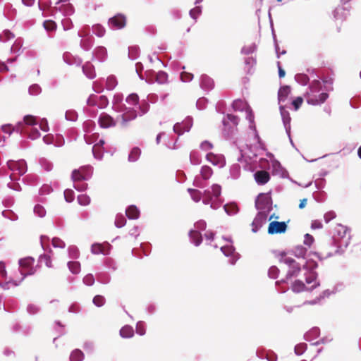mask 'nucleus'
I'll return each instance as SVG.
<instances>
[{
	"mask_svg": "<svg viewBox=\"0 0 361 361\" xmlns=\"http://www.w3.org/2000/svg\"><path fill=\"white\" fill-rule=\"evenodd\" d=\"M34 262L35 259L30 257L20 259L18 270L13 274L8 283H12L14 286H18L26 276L34 274L36 271Z\"/></svg>",
	"mask_w": 361,
	"mask_h": 361,
	"instance_id": "obj_1",
	"label": "nucleus"
},
{
	"mask_svg": "<svg viewBox=\"0 0 361 361\" xmlns=\"http://www.w3.org/2000/svg\"><path fill=\"white\" fill-rule=\"evenodd\" d=\"M320 82L319 81H314L312 83L310 92L307 93V102L309 104L319 105L324 103L328 98L329 94L323 92L317 96L314 93L319 92V86Z\"/></svg>",
	"mask_w": 361,
	"mask_h": 361,
	"instance_id": "obj_2",
	"label": "nucleus"
},
{
	"mask_svg": "<svg viewBox=\"0 0 361 361\" xmlns=\"http://www.w3.org/2000/svg\"><path fill=\"white\" fill-rule=\"evenodd\" d=\"M8 167L11 171L10 178L12 180H17L27 171L26 162L21 159L18 161L10 160L7 163Z\"/></svg>",
	"mask_w": 361,
	"mask_h": 361,
	"instance_id": "obj_3",
	"label": "nucleus"
},
{
	"mask_svg": "<svg viewBox=\"0 0 361 361\" xmlns=\"http://www.w3.org/2000/svg\"><path fill=\"white\" fill-rule=\"evenodd\" d=\"M121 111H122L123 114L120 116V125L123 128L128 127L129 126V123L135 120L137 116L136 110L132 107H127L125 106L121 108Z\"/></svg>",
	"mask_w": 361,
	"mask_h": 361,
	"instance_id": "obj_4",
	"label": "nucleus"
},
{
	"mask_svg": "<svg viewBox=\"0 0 361 361\" xmlns=\"http://www.w3.org/2000/svg\"><path fill=\"white\" fill-rule=\"evenodd\" d=\"M57 11L61 12L64 16H71L74 13V8L69 0H59L51 8L50 16H54Z\"/></svg>",
	"mask_w": 361,
	"mask_h": 361,
	"instance_id": "obj_5",
	"label": "nucleus"
},
{
	"mask_svg": "<svg viewBox=\"0 0 361 361\" xmlns=\"http://www.w3.org/2000/svg\"><path fill=\"white\" fill-rule=\"evenodd\" d=\"M287 228V225L284 221H271L269 224L268 233L269 234H276L285 233Z\"/></svg>",
	"mask_w": 361,
	"mask_h": 361,
	"instance_id": "obj_6",
	"label": "nucleus"
},
{
	"mask_svg": "<svg viewBox=\"0 0 361 361\" xmlns=\"http://www.w3.org/2000/svg\"><path fill=\"white\" fill-rule=\"evenodd\" d=\"M319 283H315L311 287H307L302 281L295 280L291 286V289L294 293H299L303 291H312L319 286Z\"/></svg>",
	"mask_w": 361,
	"mask_h": 361,
	"instance_id": "obj_7",
	"label": "nucleus"
},
{
	"mask_svg": "<svg viewBox=\"0 0 361 361\" xmlns=\"http://www.w3.org/2000/svg\"><path fill=\"white\" fill-rule=\"evenodd\" d=\"M99 124L103 128L114 127L116 125V121L113 117L106 113H102L99 118Z\"/></svg>",
	"mask_w": 361,
	"mask_h": 361,
	"instance_id": "obj_8",
	"label": "nucleus"
},
{
	"mask_svg": "<svg viewBox=\"0 0 361 361\" xmlns=\"http://www.w3.org/2000/svg\"><path fill=\"white\" fill-rule=\"evenodd\" d=\"M109 24L115 29H122L126 25V18L122 14H118L109 20Z\"/></svg>",
	"mask_w": 361,
	"mask_h": 361,
	"instance_id": "obj_9",
	"label": "nucleus"
},
{
	"mask_svg": "<svg viewBox=\"0 0 361 361\" xmlns=\"http://www.w3.org/2000/svg\"><path fill=\"white\" fill-rule=\"evenodd\" d=\"M110 248L111 245L108 243H94L92 245L91 251L94 255H108L109 253Z\"/></svg>",
	"mask_w": 361,
	"mask_h": 361,
	"instance_id": "obj_10",
	"label": "nucleus"
},
{
	"mask_svg": "<svg viewBox=\"0 0 361 361\" xmlns=\"http://www.w3.org/2000/svg\"><path fill=\"white\" fill-rule=\"evenodd\" d=\"M206 159L213 165L218 166L219 167H222L225 164L224 157L221 154H216L210 152L207 154Z\"/></svg>",
	"mask_w": 361,
	"mask_h": 361,
	"instance_id": "obj_11",
	"label": "nucleus"
},
{
	"mask_svg": "<svg viewBox=\"0 0 361 361\" xmlns=\"http://www.w3.org/2000/svg\"><path fill=\"white\" fill-rule=\"evenodd\" d=\"M255 180L259 185H264L270 180V174L264 170L257 171L255 174Z\"/></svg>",
	"mask_w": 361,
	"mask_h": 361,
	"instance_id": "obj_12",
	"label": "nucleus"
},
{
	"mask_svg": "<svg viewBox=\"0 0 361 361\" xmlns=\"http://www.w3.org/2000/svg\"><path fill=\"white\" fill-rule=\"evenodd\" d=\"M126 214L130 219H137L140 216V211L136 206L130 205L127 208Z\"/></svg>",
	"mask_w": 361,
	"mask_h": 361,
	"instance_id": "obj_13",
	"label": "nucleus"
},
{
	"mask_svg": "<svg viewBox=\"0 0 361 361\" xmlns=\"http://www.w3.org/2000/svg\"><path fill=\"white\" fill-rule=\"evenodd\" d=\"M38 265L42 266L44 265L45 267L48 268H51L53 267L52 265V260L51 257L49 255H40L38 259Z\"/></svg>",
	"mask_w": 361,
	"mask_h": 361,
	"instance_id": "obj_14",
	"label": "nucleus"
},
{
	"mask_svg": "<svg viewBox=\"0 0 361 361\" xmlns=\"http://www.w3.org/2000/svg\"><path fill=\"white\" fill-rule=\"evenodd\" d=\"M88 169V167H81L80 169L78 170H74L72 172V179L74 182L80 181L82 180H85L83 178V171H86Z\"/></svg>",
	"mask_w": 361,
	"mask_h": 361,
	"instance_id": "obj_15",
	"label": "nucleus"
},
{
	"mask_svg": "<svg viewBox=\"0 0 361 361\" xmlns=\"http://www.w3.org/2000/svg\"><path fill=\"white\" fill-rule=\"evenodd\" d=\"M290 88L289 86L286 85V86L281 87L279 89V93H278V97H279V101L284 102L286 99L288 94H290Z\"/></svg>",
	"mask_w": 361,
	"mask_h": 361,
	"instance_id": "obj_16",
	"label": "nucleus"
},
{
	"mask_svg": "<svg viewBox=\"0 0 361 361\" xmlns=\"http://www.w3.org/2000/svg\"><path fill=\"white\" fill-rule=\"evenodd\" d=\"M83 73L89 78H93L95 76L94 70L93 66L87 62L82 66Z\"/></svg>",
	"mask_w": 361,
	"mask_h": 361,
	"instance_id": "obj_17",
	"label": "nucleus"
},
{
	"mask_svg": "<svg viewBox=\"0 0 361 361\" xmlns=\"http://www.w3.org/2000/svg\"><path fill=\"white\" fill-rule=\"evenodd\" d=\"M140 154H141L140 149L137 147H133L131 149V151L128 155L129 161H130V162L136 161L139 159Z\"/></svg>",
	"mask_w": 361,
	"mask_h": 361,
	"instance_id": "obj_18",
	"label": "nucleus"
},
{
	"mask_svg": "<svg viewBox=\"0 0 361 361\" xmlns=\"http://www.w3.org/2000/svg\"><path fill=\"white\" fill-rule=\"evenodd\" d=\"M134 331L133 329L130 326H124L121 330H120V335L123 338H130L133 336Z\"/></svg>",
	"mask_w": 361,
	"mask_h": 361,
	"instance_id": "obj_19",
	"label": "nucleus"
},
{
	"mask_svg": "<svg viewBox=\"0 0 361 361\" xmlns=\"http://www.w3.org/2000/svg\"><path fill=\"white\" fill-rule=\"evenodd\" d=\"M300 267L298 263L292 265L291 269L287 273L286 279H288L292 278L293 276H297L300 272Z\"/></svg>",
	"mask_w": 361,
	"mask_h": 361,
	"instance_id": "obj_20",
	"label": "nucleus"
},
{
	"mask_svg": "<svg viewBox=\"0 0 361 361\" xmlns=\"http://www.w3.org/2000/svg\"><path fill=\"white\" fill-rule=\"evenodd\" d=\"M84 358V354L83 353L78 349L74 350L71 355H70V360L71 361H82Z\"/></svg>",
	"mask_w": 361,
	"mask_h": 361,
	"instance_id": "obj_21",
	"label": "nucleus"
},
{
	"mask_svg": "<svg viewBox=\"0 0 361 361\" xmlns=\"http://www.w3.org/2000/svg\"><path fill=\"white\" fill-rule=\"evenodd\" d=\"M168 78L167 74L164 71L157 72L155 74L154 82H157L159 84H164L166 82Z\"/></svg>",
	"mask_w": 361,
	"mask_h": 361,
	"instance_id": "obj_22",
	"label": "nucleus"
},
{
	"mask_svg": "<svg viewBox=\"0 0 361 361\" xmlns=\"http://www.w3.org/2000/svg\"><path fill=\"white\" fill-rule=\"evenodd\" d=\"M104 144V141L103 140H100L98 143L95 144L92 147V152L94 154V156L97 159H101L102 158V153L101 152H99L97 153V149H99L100 148H103V145Z\"/></svg>",
	"mask_w": 361,
	"mask_h": 361,
	"instance_id": "obj_23",
	"label": "nucleus"
},
{
	"mask_svg": "<svg viewBox=\"0 0 361 361\" xmlns=\"http://www.w3.org/2000/svg\"><path fill=\"white\" fill-rule=\"evenodd\" d=\"M213 173L212 169L208 166H204L201 169V176L203 179H209Z\"/></svg>",
	"mask_w": 361,
	"mask_h": 361,
	"instance_id": "obj_24",
	"label": "nucleus"
},
{
	"mask_svg": "<svg viewBox=\"0 0 361 361\" xmlns=\"http://www.w3.org/2000/svg\"><path fill=\"white\" fill-rule=\"evenodd\" d=\"M188 190L195 202H198L201 200L202 195L200 190L192 188H189Z\"/></svg>",
	"mask_w": 361,
	"mask_h": 361,
	"instance_id": "obj_25",
	"label": "nucleus"
},
{
	"mask_svg": "<svg viewBox=\"0 0 361 361\" xmlns=\"http://www.w3.org/2000/svg\"><path fill=\"white\" fill-rule=\"evenodd\" d=\"M68 267L70 271L74 274H78L80 271V264L78 262H69Z\"/></svg>",
	"mask_w": 361,
	"mask_h": 361,
	"instance_id": "obj_26",
	"label": "nucleus"
},
{
	"mask_svg": "<svg viewBox=\"0 0 361 361\" xmlns=\"http://www.w3.org/2000/svg\"><path fill=\"white\" fill-rule=\"evenodd\" d=\"M92 302L95 306L100 307L105 304L106 299L103 295H97L93 298Z\"/></svg>",
	"mask_w": 361,
	"mask_h": 361,
	"instance_id": "obj_27",
	"label": "nucleus"
},
{
	"mask_svg": "<svg viewBox=\"0 0 361 361\" xmlns=\"http://www.w3.org/2000/svg\"><path fill=\"white\" fill-rule=\"evenodd\" d=\"M92 31L94 34L99 37H103L106 32L104 27L99 24L93 25Z\"/></svg>",
	"mask_w": 361,
	"mask_h": 361,
	"instance_id": "obj_28",
	"label": "nucleus"
},
{
	"mask_svg": "<svg viewBox=\"0 0 361 361\" xmlns=\"http://www.w3.org/2000/svg\"><path fill=\"white\" fill-rule=\"evenodd\" d=\"M23 124H25L27 126H34L37 124L36 117L32 115H27L23 118V123H20L19 125L22 126Z\"/></svg>",
	"mask_w": 361,
	"mask_h": 361,
	"instance_id": "obj_29",
	"label": "nucleus"
},
{
	"mask_svg": "<svg viewBox=\"0 0 361 361\" xmlns=\"http://www.w3.org/2000/svg\"><path fill=\"white\" fill-rule=\"evenodd\" d=\"M90 201V197L86 194H82L78 195V202L82 206L89 205Z\"/></svg>",
	"mask_w": 361,
	"mask_h": 361,
	"instance_id": "obj_30",
	"label": "nucleus"
},
{
	"mask_svg": "<svg viewBox=\"0 0 361 361\" xmlns=\"http://www.w3.org/2000/svg\"><path fill=\"white\" fill-rule=\"evenodd\" d=\"M43 26L47 31H54L56 29V23L52 20H47L44 22Z\"/></svg>",
	"mask_w": 361,
	"mask_h": 361,
	"instance_id": "obj_31",
	"label": "nucleus"
},
{
	"mask_svg": "<svg viewBox=\"0 0 361 361\" xmlns=\"http://www.w3.org/2000/svg\"><path fill=\"white\" fill-rule=\"evenodd\" d=\"M190 238L193 240L195 245H199L202 242L200 233L197 231H192L190 233Z\"/></svg>",
	"mask_w": 361,
	"mask_h": 361,
	"instance_id": "obj_32",
	"label": "nucleus"
},
{
	"mask_svg": "<svg viewBox=\"0 0 361 361\" xmlns=\"http://www.w3.org/2000/svg\"><path fill=\"white\" fill-rule=\"evenodd\" d=\"M126 102L132 106H136L139 102V97L136 94H130L126 99Z\"/></svg>",
	"mask_w": 361,
	"mask_h": 361,
	"instance_id": "obj_33",
	"label": "nucleus"
},
{
	"mask_svg": "<svg viewBox=\"0 0 361 361\" xmlns=\"http://www.w3.org/2000/svg\"><path fill=\"white\" fill-rule=\"evenodd\" d=\"M336 229L338 235H340L341 238L345 237V235L349 233L348 228L341 224H338Z\"/></svg>",
	"mask_w": 361,
	"mask_h": 361,
	"instance_id": "obj_34",
	"label": "nucleus"
},
{
	"mask_svg": "<svg viewBox=\"0 0 361 361\" xmlns=\"http://www.w3.org/2000/svg\"><path fill=\"white\" fill-rule=\"evenodd\" d=\"M225 211L229 215L235 214L238 212V209L235 204H226L224 206Z\"/></svg>",
	"mask_w": 361,
	"mask_h": 361,
	"instance_id": "obj_35",
	"label": "nucleus"
},
{
	"mask_svg": "<svg viewBox=\"0 0 361 361\" xmlns=\"http://www.w3.org/2000/svg\"><path fill=\"white\" fill-rule=\"evenodd\" d=\"M126 224V217L123 215H117L115 220V225L118 228L124 226Z\"/></svg>",
	"mask_w": 361,
	"mask_h": 361,
	"instance_id": "obj_36",
	"label": "nucleus"
},
{
	"mask_svg": "<svg viewBox=\"0 0 361 361\" xmlns=\"http://www.w3.org/2000/svg\"><path fill=\"white\" fill-rule=\"evenodd\" d=\"M39 8L44 11L47 9L50 10V13L49 15H50L51 13V8L53 7H51V2L49 1H43V0H39Z\"/></svg>",
	"mask_w": 361,
	"mask_h": 361,
	"instance_id": "obj_37",
	"label": "nucleus"
},
{
	"mask_svg": "<svg viewBox=\"0 0 361 361\" xmlns=\"http://www.w3.org/2000/svg\"><path fill=\"white\" fill-rule=\"evenodd\" d=\"M185 130H188V129H186L183 123H177L173 126V131L178 135L183 134Z\"/></svg>",
	"mask_w": 361,
	"mask_h": 361,
	"instance_id": "obj_38",
	"label": "nucleus"
},
{
	"mask_svg": "<svg viewBox=\"0 0 361 361\" xmlns=\"http://www.w3.org/2000/svg\"><path fill=\"white\" fill-rule=\"evenodd\" d=\"M157 73L152 70H149L145 72L146 80L149 83H154L155 79V74Z\"/></svg>",
	"mask_w": 361,
	"mask_h": 361,
	"instance_id": "obj_39",
	"label": "nucleus"
},
{
	"mask_svg": "<svg viewBox=\"0 0 361 361\" xmlns=\"http://www.w3.org/2000/svg\"><path fill=\"white\" fill-rule=\"evenodd\" d=\"M211 192H212V195H213L214 197L218 198L220 196V195H221V188L220 185L214 184L212 187V191Z\"/></svg>",
	"mask_w": 361,
	"mask_h": 361,
	"instance_id": "obj_40",
	"label": "nucleus"
},
{
	"mask_svg": "<svg viewBox=\"0 0 361 361\" xmlns=\"http://www.w3.org/2000/svg\"><path fill=\"white\" fill-rule=\"evenodd\" d=\"M193 75L190 73L183 71L180 74V79L183 82H188L192 80Z\"/></svg>",
	"mask_w": 361,
	"mask_h": 361,
	"instance_id": "obj_41",
	"label": "nucleus"
},
{
	"mask_svg": "<svg viewBox=\"0 0 361 361\" xmlns=\"http://www.w3.org/2000/svg\"><path fill=\"white\" fill-rule=\"evenodd\" d=\"M41 92V87L37 85L34 84L31 85L29 88V93L32 95H37Z\"/></svg>",
	"mask_w": 361,
	"mask_h": 361,
	"instance_id": "obj_42",
	"label": "nucleus"
},
{
	"mask_svg": "<svg viewBox=\"0 0 361 361\" xmlns=\"http://www.w3.org/2000/svg\"><path fill=\"white\" fill-rule=\"evenodd\" d=\"M212 193L209 190H205L203 196V202L205 204H208L212 200Z\"/></svg>",
	"mask_w": 361,
	"mask_h": 361,
	"instance_id": "obj_43",
	"label": "nucleus"
},
{
	"mask_svg": "<svg viewBox=\"0 0 361 361\" xmlns=\"http://www.w3.org/2000/svg\"><path fill=\"white\" fill-rule=\"evenodd\" d=\"M34 212L39 217H43L46 214V211H45L44 208L39 204H37L35 207Z\"/></svg>",
	"mask_w": 361,
	"mask_h": 361,
	"instance_id": "obj_44",
	"label": "nucleus"
},
{
	"mask_svg": "<svg viewBox=\"0 0 361 361\" xmlns=\"http://www.w3.org/2000/svg\"><path fill=\"white\" fill-rule=\"evenodd\" d=\"M0 279H7V272L6 270V265L4 262H0Z\"/></svg>",
	"mask_w": 361,
	"mask_h": 361,
	"instance_id": "obj_45",
	"label": "nucleus"
},
{
	"mask_svg": "<svg viewBox=\"0 0 361 361\" xmlns=\"http://www.w3.org/2000/svg\"><path fill=\"white\" fill-rule=\"evenodd\" d=\"M64 197L67 202H71L74 200V192L72 190L68 189L64 192Z\"/></svg>",
	"mask_w": 361,
	"mask_h": 361,
	"instance_id": "obj_46",
	"label": "nucleus"
},
{
	"mask_svg": "<svg viewBox=\"0 0 361 361\" xmlns=\"http://www.w3.org/2000/svg\"><path fill=\"white\" fill-rule=\"evenodd\" d=\"M52 245L54 247L63 248L65 247V243L63 240L58 238H54L52 239Z\"/></svg>",
	"mask_w": 361,
	"mask_h": 361,
	"instance_id": "obj_47",
	"label": "nucleus"
},
{
	"mask_svg": "<svg viewBox=\"0 0 361 361\" xmlns=\"http://www.w3.org/2000/svg\"><path fill=\"white\" fill-rule=\"evenodd\" d=\"M214 147V145L212 142L207 141V140H205L204 142H202L201 144H200V149L204 150V151H208V150H210L212 149V148Z\"/></svg>",
	"mask_w": 361,
	"mask_h": 361,
	"instance_id": "obj_48",
	"label": "nucleus"
},
{
	"mask_svg": "<svg viewBox=\"0 0 361 361\" xmlns=\"http://www.w3.org/2000/svg\"><path fill=\"white\" fill-rule=\"evenodd\" d=\"M83 282L87 286H92L94 283V278L92 274H87L83 278Z\"/></svg>",
	"mask_w": 361,
	"mask_h": 361,
	"instance_id": "obj_49",
	"label": "nucleus"
},
{
	"mask_svg": "<svg viewBox=\"0 0 361 361\" xmlns=\"http://www.w3.org/2000/svg\"><path fill=\"white\" fill-rule=\"evenodd\" d=\"M64 30H70L73 27L72 21L70 18H64L61 21Z\"/></svg>",
	"mask_w": 361,
	"mask_h": 361,
	"instance_id": "obj_50",
	"label": "nucleus"
},
{
	"mask_svg": "<svg viewBox=\"0 0 361 361\" xmlns=\"http://www.w3.org/2000/svg\"><path fill=\"white\" fill-rule=\"evenodd\" d=\"M116 80L114 77H109L106 80V87L109 90H112L116 85Z\"/></svg>",
	"mask_w": 361,
	"mask_h": 361,
	"instance_id": "obj_51",
	"label": "nucleus"
},
{
	"mask_svg": "<svg viewBox=\"0 0 361 361\" xmlns=\"http://www.w3.org/2000/svg\"><path fill=\"white\" fill-rule=\"evenodd\" d=\"M302 102L303 99L301 97H298L293 101L292 104L294 106L295 111H297L301 106Z\"/></svg>",
	"mask_w": 361,
	"mask_h": 361,
	"instance_id": "obj_52",
	"label": "nucleus"
},
{
	"mask_svg": "<svg viewBox=\"0 0 361 361\" xmlns=\"http://www.w3.org/2000/svg\"><path fill=\"white\" fill-rule=\"evenodd\" d=\"M40 133L36 128H32L28 134V137L32 140H35L39 137Z\"/></svg>",
	"mask_w": 361,
	"mask_h": 361,
	"instance_id": "obj_53",
	"label": "nucleus"
},
{
	"mask_svg": "<svg viewBox=\"0 0 361 361\" xmlns=\"http://www.w3.org/2000/svg\"><path fill=\"white\" fill-rule=\"evenodd\" d=\"M314 238L310 234H305L304 239V244L310 247L312 244L314 243Z\"/></svg>",
	"mask_w": 361,
	"mask_h": 361,
	"instance_id": "obj_54",
	"label": "nucleus"
},
{
	"mask_svg": "<svg viewBox=\"0 0 361 361\" xmlns=\"http://www.w3.org/2000/svg\"><path fill=\"white\" fill-rule=\"evenodd\" d=\"M190 160L194 164H199L200 163V158L198 154L193 152L190 153Z\"/></svg>",
	"mask_w": 361,
	"mask_h": 361,
	"instance_id": "obj_55",
	"label": "nucleus"
},
{
	"mask_svg": "<svg viewBox=\"0 0 361 361\" xmlns=\"http://www.w3.org/2000/svg\"><path fill=\"white\" fill-rule=\"evenodd\" d=\"M305 281L307 284H310L312 283H314V284L315 283H319L318 281H317V277H316V275L313 273L312 274H310V275L306 277L305 279Z\"/></svg>",
	"mask_w": 361,
	"mask_h": 361,
	"instance_id": "obj_56",
	"label": "nucleus"
},
{
	"mask_svg": "<svg viewBox=\"0 0 361 361\" xmlns=\"http://www.w3.org/2000/svg\"><path fill=\"white\" fill-rule=\"evenodd\" d=\"M136 332L140 336H142L145 334V329L142 323L139 322L137 324Z\"/></svg>",
	"mask_w": 361,
	"mask_h": 361,
	"instance_id": "obj_57",
	"label": "nucleus"
},
{
	"mask_svg": "<svg viewBox=\"0 0 361 361\" xmlns=\"http://www.w3.org/2000/svg\"><path fill=\"white\" fill-rule=\"evenodd\" d=\"M227 120L232 123L234 126H237L238 123V118L233 114H228L227 115Z\"/></svg>",
	"mask_w": 361,
	"mask_h": 361,
	"instance_id": "obj_58",
	"label": "nucleus"
},
{
	"mask_svg": "<svg viewBox=\"0 0 361 361\" xmlns=\"http://www.w3.org/2000/svg\"><path fill=\"white\" fill-rule=\"evenodd\" d=\"M322 226V222L319 220H314L311 224V228L312 229H320Z\"/></svg>",
	"mask_w": 361,
	"mask_h": 361,
	"instance_id": "obj_59",
	"label": "nucleus"
},
{
	"mask_svg": "<svg viewBox=\"0 0 361 361\" xmlns=\"http://www.w3.org/2000/svg\"><path fill=\"white\" fill-rule=\"evenodd\" d=\"M285 264H288L289 266H292L296 264V262L294 259L291 257H284L281 259Z\"/></svg>",
	"mask_w": 361,
	"mask_h": 361,
	"instance_id": "obj_60",
	"label": "nucleus"
},
{
	"mask_svg": "<svg viewBox=\"0 0 361 361\" xmlns=\"http://www.w3.org/2000/svg\"><path fill=\"white\" fill-rule=\"evenodd\" d=\"M336 216V214L333 212H329L328 213H326L324 214V219L326 223L330 221L331 219H334Z\"/></svg>",
	"mask_w": 361,
	"mask_h": 361,
	"instance_id": "obj_61",
	"label": "nucleus"
},
{
	"mask_svg": "<svg viewBox=\"0 0 361 361\" xmlns=\"http://www.w3.org/2000/svg\"><path fill=\"white\" fill-rule=\"evenodd\" d=\"M27 311L30 314H36L39 311V308L35 305H29L27 306Z\"/></svg>",
	"mask_w": 361,
	"mask_h": 361,
	"instance_id": "obj_62",
	"label": "nucleus"
},
{
	"mask_svg": "<svg viewBox=\"0 0 361 361\" xmlns=\"http://www.w3.org/2000/svg\"><path fill=\"white\" fill-rule=\"evenodd\" d=\"M4 36L6 38V40H9L11 39L14 38L15 35L13 32H11L8 30H6L4 31Z\"/></svg>",
	"mask_w": 361,
	"mask_h": 361,
	"instance_id": "obj_63",
	"label": "nucleus"
},
{
	"mask_svg": "<svg viewBox=\"0 0 361 361\" xmlns=\"http://www.w3.org/2000/svg\"><path fill=\"white\" fill-rule=\"evenodd\" d=\"M39 127H40L41 130L44 132L48 131L49 127H48V123H47V120L43 119L39 124Z\"/></svg>",
	"mask_w": 361,
	"mask_h": 361,
	"instance_id": "obj_64",
	"label": "nucleus"
}]
</instances>
